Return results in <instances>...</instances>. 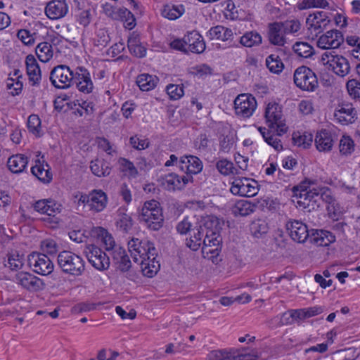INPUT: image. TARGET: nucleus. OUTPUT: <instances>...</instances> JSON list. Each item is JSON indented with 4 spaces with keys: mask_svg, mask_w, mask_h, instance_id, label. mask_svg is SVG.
<instances>
[{
    "mask_svg": "<svg viewBox=\"0 0 360 360\" xmlns=\"http://www.w3.org/2000/svg\"><path fill=\"white\" fill-rule=\"evenodd\" d=\"M166 90L169 98L172 100H178L184 94L183 84L177 85L170 84L167 86Z\"/></svg>",
    "mask_w": 360,
    "mask_h": 360,
    "instance_id": "6e6d98bb",
    "label": "nucleus"
},
{
    "mask_svg": "<svg viewBox=\"0 0 360 360\" xmlns=\"http://www.w3.org/2000/svg\"><path fill=\"white\" fill-rule=\"evenodd\" d=\"M328 2L326 0H302L297 4L299 10H305L311 8H325L328 6Z\"/></svg>",
    "mask_w": 360,
    "mask_h": 360,
    "instance_id": "603ef678",
    "label": "nucleus"
},
{
    "mask_svg": "<svg viewBox=\"0 0 360 360\" xmlns=\"http://www.w3.org/2000/svg\"><path fill=\"white\" fill-rule=\"evenodd\" d=\"M25 65L29 83L32 86H39L41 81V71L35 57L32 54L27 56Z\"/></svg>",
    "mask_w": 360,
    "mask_h": 360,
    "instance_id": "5701e85b",
    "label": "nucleus"
},
{
    "mask_svg": "<svg viewBox=\"0 0 360 360\" xmlns=\"http://www.w3.org/2000/svg\"><path fill=\"white\" fill-rule=\"evenodd\" d=\"M68 11V5L63 0H52L46 6L45 13L51 20H57L64 17Z\"/></svg>",
    "mask_w": 360,
    "mask_h": 360,
    "instance_id": "393cba45",
    "label": "nucleus"
},
{
    "mask_svg": "<svg viewBox=\"0 0 360 360\" xmlns=\"http://www.w3.org/2000/svg\"><path fill=\"white\" fill-rule=\"evenodd\" d=\"M265 119L269 129L281 136L287 131L288 127L283 118L282 108L276 103H269L265 110Z\"/></svg>",
    "mask_w": 360,
    "mask_h": 360,
    "instance_id": "423d86ee",
    "label": "nucleus"
},
{
    "mask_svg": "<svg viewBox=\"0 0 360 360\" xmlns=\"http://www.w3.org/2000/svg\"><path fill=\"white\" fill-rule=\"evenodd\" d=\"M294 82L303 91H313L318 86V79L315 73L306 66H301L295 70Z\"/></svg>",
    "mask_w": 360,
    "mask_h": 360,
    "instance_id": "0eeeda50",
    "label": "nucleus"
},
{
    "mask_svg": "<svg viewBox=\"0 0 360 360\" xmlns=\"http://www.w3.org/2000/svg\"><path fill=\"white\" fill-rule=\"evenodd\" d=\"M257 359L258 355L256 352L232 356L226 350H213L207 354L205 360H257Z\"/></svg>",
    "mask_w": 360,
    "mask_h": 360,
    "instance_id": "b1692460",
    "label": "nucleus"
},
{
    "mask_svg": "<svg viewBox=\"0 0 360 360\" xmlns=\"http://www.w3.org/2000/svg\"><path fill=\"white\" fill-rule=\"evenodd\" d=\"M292 49L299 57L307 58L314 54L313 47L307 42L297 41Z\"/></svg>",
    "mask_w": 360,
    "mask_h": 360,
    "instance_id": "de8ad7c7",
    "label": "nucleus"
},
{
    "mask_svg": "<svg viewBox=\"0 0 360 360\" xmlns=\"http://www.w3.org/2000/svg\"><path fill=\"white\" fill-rule=\"evenodd\" d=\"M33 207L35 211L40 214H47L49 217H53V221L54 223L58 222V219L56 215L60 213L63 207L60 204L56 202L51 199H42L36 201Z\"/></svg>",
    "mask_w": 360,
    "mask_h": 360,
    "instance_id": "f3484780",
    "label": "nucleus"
},
{
    "mask_svg": "<svg viewBox=\"0 0 360 360\" xmlns=\"http://www.w3.org/2000/svg\"><path fill=\"white\" fill-rule=\"evenodd\" d=\"M119 194L122 197V200L129 205L132 200V194L130 187L126 184H121L119 189Z\"/></svg>",
    "mask_w": 360,
    "mask_h": 360,
    "instance_id": "680f3d73",
    "label": "nucleus"
},
{
    "mask_svg": "<svg viewBox=\"0 0 360 360\" xmlns=\"http://www.w3.org/2000/svg\"><path fill=\"white\" fill-rule=\"evenodd\" d=\"M343 42L342 34L338 30H330L321 35L317 46L322 49H334L338 48Z\"/></svg>",
    "mask_w": 360,
    "mask_h": 360,
    "instance_id": "aec40b11",
    "label": "nucleus"
},
{
    "mask_svg": "<svg viewBox=\"0 0 360 360\" xmlns=\"http://www.w3.org/2000/svg\"><path fill=\"white\" fill-rule=\"evenodd\" d=\"M90 169L92 173L98 177L107 176L111 172L109 163L98 159L91 162Z\"/></svg>",
    "mask_w": 360,
    "mask_h": 360,
    "instance_id": "c9c22d12",
    "label": "nucleus"
},
{
    "mask_svg": "<svg viewBox=\"0 0 360 360\" xmlns=\"http://www.w3.org/2000/svg\"><path fill=\"white\" fill-rule=\"evenodd\" d=\"M288 314H290V318L291 319V321H300L307 319L305 309L289 310L287 312L284 313V317L286 316Z\"/></svg>",
    "mask_w": 360,
    "mask_h": 360,
    "instance_id": "69168bd1",
    "label": "nucleus"
},
{
    "mask_svg": "<svg viewBox=\"0 0 360 360\" xmlns=\"http://www.w3.org/2000/svg\"><path fill=\"white\" fill-rule=\"evenodd\" d=\"M32 174L43 183H49L52 180V174L49 165L41 161L36 160L35 165L31 168Z\"/></svg>",
    "mask_w": 360,
    "mask_h": 360,
    "instance_id": "7c9ffc66",
    "label": "nucleus"
},
{
    "mask_svg": "<svg viewBox=\"0 0 360 360\" xmlns=\"http://www.w3.org/2000/svg\"><path fill=\"white\" fill-rule=\"evenodd\" d=\"M314 142L316 149L320 152H329L334 145L333 134L326 129L316 133Z\"/></svg>",
    "mask_w": 360,
    "mask_h": 360,
    "instance_id": "c85d7f7f",
    "label": "nucleus"
},
{
    "mask_svg": "<svg viewBox=\"0 0 360 360\" xmlns=\"http://www.w3.org/2000/svg\"><path fill=\"white\" fill-rule=\"evenodd\" d=\"M216 167L217 170L223 175H229L233 173V164L226 159L219 160L216 164Z\"/></svg>",
    "mask_w": 360,
    "mask_h": 360,
    "instance_id": "bf43d9fd",
    "label": "nucleus"
},
{
    "mask_svg": "<svg viewBox=\"0 0 360 360\" xmlns=\"http://www.w3.org/2000/svg\"><path fill=\"white\" fill-rule=\"evenodd\" d=\"M73 82L76 84L79 91L84 94H90L94 89V84L90 73L84 67H77L75 69Z\"/></svg>",
    "mask_w": 360,
    "mask_h": 360,
    "instance_id": "a211bd4d",
    "label": "nucleus"
},
{
    "mask_svg": "<svg viewBox=\"0 0 360 360\" xmlns=\"http://www.w3.org/2000/svg\"><path fill=\"white\" fill-rule=\"evenodd\" d=\"M193 180V178L191 176H179L175 173H170L161 177L160 181L165 189L174 191L184 188Z\"/></svg>",
    "mask_w": 360,
    "mask_h": 360,
    "instance_id": "4468645a",
    "label": "nucleus"
},
{
    "mask_svg": "<svg viewBox=\"0 0 360 360\" xmlns=\"http://www.w3.org/2000/svg\"><path fill=\"white\" fill-rule=\"evenodd\" d=\"M35 33H31L30 31L22 29L20 30L17 33L18 38L27 46H30L34 44L35 38Z\"/></svg>",
    "mask_w": 360,
    "mask_h": 360,
    "instance_id": "13d9d810",
    "label": "nucleus"
},
{
    "mask_svg": "<svg viewBox=\"0 0 360 360\" xmlns=\"http://www.w3.org/2000/svg\"><path fill=\"white\" fill-rule=\"evenodd\" d=\"M355 150V144L353 139L347 135H343L339 143V150L342 155L348 156Z\"/></svg>",
    "mask_w": 360,
    "mask_h": 360,
    "instance_id": "79ce46f5",
    "label": "nucleus"
},
{
    "mask_svg": "<svg viewBox=\"0 0 360 360\" xmlns=\"http://www.w3.org/2000/svg\"><path fill=\"white\" fill-rule=\"evenodd\" d=\"M219 219L213 215L201 216L193 229V235L186 240V246L193 251L202 246L204 257L217 255L221 240L219 231Z\"/></svg>",
    "mask_w": 360,
    "mask_h": 360,
    "instance_id": "f257e3e1",
    "label": "nucleus"
},
{
    "mask_svg": "<svg viewBox=\"0 0 360 360\" xmlns=\"http://www.w3.org/2000/svg\"><path fill=\"white\" fill-rule=\"evenodd\" d=\"M61 270L75 276H81L85 270V262L78 255L70 251H63L57 257Z\"/></svg>",
    "mask_w": 360,
    "mask_h": 360,
    "instance_id": "39448f33",
    "label": "nucleus"
},
{
    "mask_svg": "<svg viewBox=\"0 0 360 360\" xmlns=\"http://www.w3.org/2000/svg\"><path fill=\"white\" fill-rule=\"evenodd\" d=\"M110 255L113 263L119 270L122 272H127L130 269L131 262L124 248H115L112 252L110 253Z\"/></svg>",
    "mask_w": 360,
    "mask_h": 360,
    "instance_id": "c756f323",
    "label": "nucleus"
},
{
    "mask_svg": "<svg viewBox=\"0 0 360 360\" xmlns=\"http://www.w3.org/2000/svg\"><path fill=\"white\" fill-rule=\"evenodd\" d=\"M330 22V19L327 13L324 11H318L313 14H310L306 20L308 29L311 32H314L316 35L323 32Z\"/></svg>",
    "mask_w": 360,
    "mask_h": 360,
    "instance_id": "4be33fe9",
    "label": "nucleus"
},
{
    "mask_svg": "<svg viewBox=\"0 0 360 360\" xmlns=\"http://www.w3.org/2000/svg\"><path fill=\"white\" fill-rule=\"evenodd\" d=\"M41 248L48 254H55L57 252V244L53 240H44L41 242Z\"/></svg>",
    "mask_w": 360,
    "mask_h": 360,
    "instance_id": "774afa93",
    "label": "nucleus"
},
{
    "mask_svg": "<svg viewBox=\"0 0 360 360\" xmlns=\"http://www.w3.org/2000/svg\"><path fill=\"white\" fill-rule=\"evenodd\" d=\"M35 52L39 60L43 63L49 61L53 54L51 44L46 41L39 43L36 47Z\"/></svg>",
    "mask_w": 360,
    "mask_h": 360,
    "instance_id": "ea45409f",
    "label": "nucleus"
},
{
    "mask_svg": "<svg viewBox=\"0 0 360 360\" xmlns=\"http://www.w3.org/2000/svg\"><path fill=\"white\" fill-rule=\"evenodd\" d=\"M158 82L159 79L157 76L143 73L137 77L136 83L140 90L148 91L153 90L157 86Z\"/></svg>",
    "mask_w": 360,
    "mask_h": 360,
    "instance_id": "72a5a7b5",
    "label": "nucleus"
},
{
    "mask_svg": "<svg viewBox=\"0 0 360 360\" xmlns=\"http://www.w3.org/2000/svg\"><path fill=\"white\" fill-rule=\"evenodd\" d=\"M262 36L255 31L245 32L240 39V43L245 47H252L262 44Z\"/></svg>",
    "mask_w": 360,
    "mask_h": 360,
    "instance_id": "58836bf2",
    "label": "nucleus"
},
{
    "mask_svg": "<svg viewBox=\"0 0 360 360\" xmlns=\"http://www.w3.org/2000/svg\"><path fill=\"white\" fill-rule=\"evenodd\" d=\"M232 36V30L221 25L213 27L207 32V37L211 40L217 39L225 41L230 39Z\"/></svg>",
    "mask_w": 360,
    "mask_h": 360,
    "instance_id": "f704fd0d",
    "label": "nucleus"
},
{
    "mask_svg": "<svg viewBox=\"0 0 360 360\" xmlns=\"http://www.w3.org/2000/svg\"><path fill=\"white\" fill-rule=\"evenodd\" d=\"M179 167L184 172L186 176H191L193 174H199L203 167L202 162L199 158L195 155L182 156L179 162Z\"/></svg>",
    "mask_w": 360,
    "mask_h": 360,
    "instance_id": "6ab92c4d",
    "label": "nucleus"
},
{
    "mask_svg": "<svg viewBox=\"0 0 360 360\" xmlns=\"http://www.w3.org/2000/svg\"><path fill=\"white\" fill-rule=\"evenodd\" d=\"M313 141V136L311 134L300 132H295L292 134V142L295 146L302 147L303 148H309Z\"/></svg>",
    "mask_w": 360,
    "mask_h": 360,
    "instance_id": "49530a36",
    "label": "nucleus"
},
{
    "mask_svg": "<svg viewBox=\"0 0 360 360\" xmlns=\"http://www.w3.org/2000/svg\"><path fill=\"white\" fill-rule=\"evenodd\" d=\"M250 231L252 236L259 238L267 233L269 226L264 221L258 219L251 223Z\"/></svg>",
    "mask_w": 360,
    "mask_h": 360,
    "instance_id": "c03bdc74",
    "label": "nucleus"
},
{
    "mask_svg": "<svg viewBox=\"0 0 360 360\" xmlns=\"http://www.w3.org/2000/svg\"><path fill=\"white\" fill-rule=\"evenodd\" d=\"M27 127L30 133L37 137L42 136L41 122L37 115L32 114L28 117Z\"/></svg>",
    "mask_w": 360,
    "mask_h": 360,
    "instance_id": "a18cd8bd",
    "label": "nucleus"
},
{
    "mask_svg": "<svg viewBox=\"0 0 360 360\" xmlns=\"http://www.w3.org/2000/svg\"><path fill=\"white\" fill-rule=\"evenodd\" d=\"M107 194L101 189H94L89 193V210L95 212L103 211L107 205Z\"/></svg>",
    "mask_w": 360,
    "mask_h": 360,
    "instance_id": "a878e982",
    "label": "nucleus"
},
{
    "mask_svg": "<svg viewBox=\"0 0 360 360\" xmlns=\"http://www.w3.org/2000/svg\"><path fill=\"white\" fill-rule=\"evenodd\" d=\"M110 41L108 32L103 29H100L96 33V42L97 46H105Z\"/></svg>",
    "mask_w": 360,
    "mask_h": 360,
    "instance_id": "0e129e2a",
    "label": "nucleus"
},
{
    "mask_svg": "<svg viewBox=\"0 0 360 360\" xmlns=\"http://www.w3.org/2000/svg\"><path fill=\"white\" fill-rule=\"evenodd\" d=\"M322 60L324 65H328L329 68L340 77L346 76L350 71L347 59L342 56L325 53L322 56Z\"/></svg>",
    "mask_w": 360,
    "mask_h": 360,
    "instance_id": "9b49d317",
    "label": "nucleus"
},
{
    "mask_svg": "<svg viewBox=\"0 0 360 360\" xmlns=\"http://www.w3.org/2000/svg\"><path fill=\"white\" fill-rule=\"evenodd\" d=\"M185 40L188 51L194 53H201L205 49V42L202 37L197 32H189L185 35Z\"/></svg>",
    "mask_w": 360,
    "mask_h": 360,
    "instance_id": "bb28decb",
    "label": "nucleus"
},
{
    "mask_svg": "<svg viewBox=\"0 0 360 360\" xmlns=\"http://www.w3.org/2000/svg\"><path fill=\"white\" fill-rule=\"evenodd\" d=\"M284 31L281 22H274L269 25L268 38L271 44L283 46L285 43Z\"/></svg>",
    "mask_w": 360,
    "mask_h": 360,
    "instance_id": "2f4dec72",
    "label": "nucleus"
},
{
    "mask_svg": "<svg viewBox=\"0 0 360 360\" xmlns=\"http://www.w3.org/2000/svg\"><path fill=\"white\" fill-rule=\"evenodd\" d=\"M28 264L34 272L42 276L49 275L54 268L53 263L46 255L37 252L28 256Z\"/></svg>",
    "mask_w": 360,
    "mask_h": 360,
    "instance_id": "1a4fd4ad",
    "label": "nucleus"
},
{
    "mask_svg": "<svg viewBox=\"0 0 360 360\" xmlns=\"http://www.w3.org/2000/svg\"><path fill=\"white\" fill-rule=\"evenodd\" d=\"M116 15L122 21H124V27L131 30L136 25V18L132 13L126 8H120L117 9Z\"/></svg>",
    "mask_w": 360,
    "mask_h": 360,
    "instance_id": "a19ab883",
    "label": "nucleus"
},
{
    "mask_svg": "<svg viewBox=\"0 0 360 360\" xmlns=\"http://www.w3.org/2000/svg\"><path fill=\"white\" fill-rule=\"evenodd\" d=\"M131 217L120 209L118 210V218L116 221L117 227L123 232H128L132 227Z\"/></svg>",
    "mask_w": 360,
    "mask_h": 360,
    "instance_id": "09e8293b",
    "label": "nucleus"
},
{
    "mask_svg": "<svg viewBox=\"0 0 360 360\" xmlns=\"http://www.w3.org/2000/svg\"><path fill=\"white\" fill-rule=\"evenodd\" d=\"M257 205L250 201L241 200L238 201L233 210V214L237 216L245 217L254 212Z\"/></svg>",
    "mask_w": 360,
    "mask_h": 360,
    "instance_id": "e433bc0d",
    "label": "nucleus"
},
{
    "mask_svg": "<svg viewBox=\"0 0 360 360\" xmlns=\"http://www.w3.org/2000/svg\"><path fill=\"white\" fill-rule=\"evenodd\" d=\"M346 88L349 96L360 102V82L356 79H349L346 84Z\"/></svg>",
    "mask_w": 360,
    "mask_h": 360,
    "instance_id": "3c124183",
    "label": "nucleus"
},
{
    "mask_svg": "<svg viewBox=\"0 0 360 360\" xmlns=\"http://www.w3.org/2000/svg\"><path fill=\"white\" fill-rule=\"evenodd\" d=\"M316 185L317 180L307 179L300 185L294 186V196L304 199V201L299 200L297 203L302 205L309 211L319 208L321 206L320 200L334 207L335 199L330 189L328 187H316Z\"/></svg>",
    "mask_w": 360,
    "mask_h": 360,
    "instance_id": "7ed1b4c3",
    "label": "nucleus"
},
{
    "mask_svg": "<svg viewBox=\"0 0 360 360\" xmlns=\"http://www.w3.org/2000/svg\"><path fill=\"white\" fill-rule=\"evenodd\" d=\"M118 162L120 165L121 170L123 172L127 173L131 177H136L137 176L138 170L133 162L123 158H120Z\"/></svg>",
    "mask_w": 360,
    "mask_h": 360,
    "instance_id": "5fc2aeb1",
    "label": "nucleus"
},
{
    "mask_svg": "<svg viewBox=\"0 0 360 360\" xmlns=\"http://www.w3.org/2000/svg\"><path fill=\"white\" fill-rule=\"evenodd\" d=\"M266 65L272 73L279 74L282 72L284 65L276 54H271L266 58Z\"/></svg>",
    "mask_w": 360,
    "mask_h": 360,
    "instance_id": "37998d69",
    "label": "nucleus"
},
{
    "mask_svg": "<svg viewBox=\"0 0 360 360\" xmlns=\"http://www.w3.org/2000/svg\"><path fill=\"white\" fill-rule=\"evenodd\" d=\"M85 254L88 261L95 269L103 271L109 268V256L97 246L94 245L87 246Z\"/></svg>",
    "mask_w": 360,
    "mask_h": 360,
    "instance_id": "f8f14e48",
    "label": "nucleus"
},
{
    "mask_svg": "<svg viewBox=\"0 0 360 360\" xmlns=\"http://www.w3.org/2000/svg\"><path fill=\"white\" fill-rule=\"evenodd\" d=\"M195 220L194 217L189 218L185 217L182 221H179L176 225V231L180 234H186L189 231L193 230L192 227L193 224L198 221Z\"/></svg>",
    "mask_w": 360,
    "mask_h": 360,
    "instance_id": "864d4df0",
    "label": "nucleus"
},
{
    "mask_svg": "<svg viewBox=\"0 0 360 360\" xmlns=\"http://www.w3.org/2000/svg\"><path fill=\"white\" fill-rule=\"evenodd\" d=\"M281 23L285 33H295L300 29V23L298 20H288Z\"/></svg>",
    "mask_w": 360,
    "mask_h": 360,
    "instance_id": "052dcab7",
    "label": "nucleus"
},
{
    "mask_svg": "<svg viewBox=\"0 0 360 360\" xmlns=\"http://www.w3.org/2000/svg\"><path fill=\"white\" fill-rule=\"evenodd\" d=\"M100 232L102 236V241L105 246V250L110 252H112L115 248H119L115 245V242L112 236L107 232L104 229H100Z\"/></svg>",
    "mask_w": 360,
    "mask_h": 360,
    "instance_id": "4d7b16f0",
    "label": "nucleus"
},
{
    "mask_svg": "<svg viewBox=\"0 0 360 360\" xmlns=\"http://www.w3.org/2000/svg\"><path fill=\"white\" fill-rule=\"evenodd\" d=\"M141 222L151 230L158 231L163 225L164 217L159 202L155 200L146 201L139 215Z\"/></svg>",
    "mask_w": 360,
    "mask_h": 360,
    "instance_id": "20e7f679",
    "label": "nucleus"
},
{
    "mask_svg": "<svg viewBox=\"0 0 360 360\" xmlns=\"http://www.w3.org/2000/svg\"><path fill=\"white\" fill-rule=\"evenodd\" d=\"M334 118L343 125L352 124L358 118L357 111L351 103H339L334 111Z\"/></svg>",
    "mask_w": 360,
    "mask_h": 360,
    "instance_id": "ddd939ff",
    "label": "nucleus"
},
{
    "mask_svg": "<svg viewBox=\"0 0 360 360\" xmlns=\"http://www.w3.org/2000/svg\"><path fill=\"white\" fill-rule=\"evenodd\" d=\"M7 88L8 89L12 90L11 94L13 96L18 95L21 93L22 87H23V83L22 82H15L14 77H9L7 79V84H6Z\"/></svg>",
    "mask_w": 360,
    "mask_h": 360,
    "instance_id": "e2e57ef3",
    "label": "nucleus"
},
{
    "mask_svg": "<svg viewBox=\"0 0 360 360\" xmlns=\"http://www.w3.org/2000/svg\"><path fill=\"white\" fill-rule=\"evenodd\" d=\"M23 264V255H20L18 252L15 251L8 254L7 264L5 265L11 270H18L22 267Z\"/></svg>",
    "mask_w": 360,
    "mask_h": 360,
    "instance_id": "8fccbe9b",
    "label": "nucleus"
},
{
    "mask_svg": "<svg viewBox=\"0 0 360 360\" xmlns=\"http://www.w3.org/2000/svg\"><path fill=\"white\" fill-rule=\"evenodd\" d=\"M234 144L233 139L229 136H224L220 140V150L224 153H229Z\"/></svg>",
    "mask_w": 360,
    "mask_h": 360,
    "instance_id": "338daca9",
    "label": "nucleus"
},
{
    "mask_svg": "<svg viewBox=\"0 0 360 360\" xmlns=\"http://www.w3.org/2000/svg\"><path fill=\"white\" fill-rule=\"evenodd\" d=\"M128 249L134 262L140 265L143 276L152 278L156 275L160 264L156 259L158 252L152 242L132 238L128 241Z\"/></svg>",
    "mask_w": 360,
    "mask_h": 360,
    "instance_id": "f03ea898",
    "label": "nucleus"
},
{
    "mask_svg": "<svg viewBox=\"0 0 360 360\" xmlns=\"http://www.w3.org/2000/svg\"><path fill=\"white\" fill-rule=\"evenodd\" d=\"M28 159L22 154H16L10 157L7 161V165L11 172L19 174L26 169Z\"/></svg>",
    "mask_w": 360,
    "mask_h": 360,
    "instance_id": "473e14b6",
    "label": "nucleus"
},
{
    "mask_svg": "<svg viewBox=\"0 0 360 360\" xmlns=\"http://www.w3.org/2000/svg\"><path fill=\"white\" fill-rule=\"evenodd\" d=\"M74 72L68 66L59 65L51 71L49 79L56 88L67 89L73 83Z\"/></svg>",
    "mask_w": 360,
    "mask_h": 360,
    "instance_id": "6e6552de",
    "label": "nucleus"
},
{
    "mask_svg": "<svg viewBox=\"0 0 360 360\" xmlns=\"http://www.w3.org/2000/svg\"><path fill=\"white\" fill-rule=\"evenodd\" d=\"M184 11V7L181 4H167L162 10V15L169 20H174L181 17Z\"/></svg>",
    "mask_w": 360,
    "mask_h": 360,
    "instance_id": "4c0bfd02",
    "label": "nucleus"
},
{
    "mask_svg": "<svg viewBox=\"0 0 360 360\" xmlns=\"http://www.w3.org/2000/svg\"><path fill=\"white\" fill-rule=\"evenodd\" d=\"M256 108L257 101L251 94H240L234 101L236 114L243 118H248L252 116Z\"/></svg>",
    "mask_w": 360,
    "mask_h": 360,
    "instance_id": "9d476101",
    "label": "nucleus"
},
{
    "mask_svg": "<svg viewBox=\"0 0 360 360\" xmlns=\"http://www.w3.org/2000/svg\"><path fill=\"white\" fill-rule=\"evenodd\" d=\"M309 240L316 246L326 247L335 242V236L328 231L311 230Z\"/></svg>",
    "mask_w": 360,
    "mask_h": 360,
    "instance_id": "cd10ccee",
    "label": "nucleus"
},
{
    "mask_svg": "<svg viewBox=\"0 0 360 360\" xmlns=\"http://www.w3.org/2000/svg\"><path fill=\"white\" fill-rule=\"evenodd\" d=\"M286 229L290 238L295 242L302 243L309 239L311 232L307 226L299 220H289L286 223Z\"/></svg>",
    "mask_w": 360,
    "mask_h": 360,
    "instance_id": "2eb2a0df",
    "label": "nucleus"
},
{
    "mask_svg": "<svg viewBox=\"0 0 360 360\" xmlns=\"http://www.w3.org/2000/svg\"><path fill=\"white\" fill-rule=\"evenodd\" d=\"M15 281L30 291H38L44 287V283L40 278L28 272L18 273L15 275Z\"/></svg>",
    "mask_w": 360,
    "mask_h": 360,
    "instance_id": "412c9836",
    "label": "nucleus"
},
{
    "mask_svg": "<svg viewBox=\"0 0 360 360\" xmlns=\"http://www.w3.org/2000/svg\"><path fill=\"white\" fill-rule=\"evenodd\" d=\"M257 182H250L248 179H236L232 183L231 192L233 195L240 196L252 197L257 193L258 188L256 186Z\"/></svg>",
    "mask_w": 360,
    "mask_h": 360,
    "instance_id": "dca6fc26",
    "label": "nucleus"
}]
</instances>
